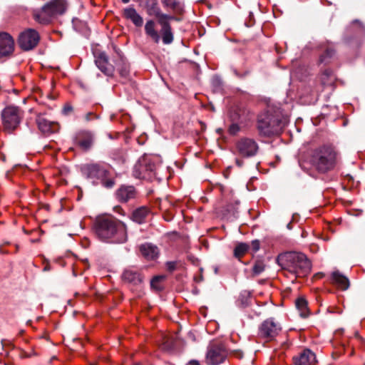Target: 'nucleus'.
Masks as SVG:
<instances>
[{"mask_svg": "<svg viewBox=\"0 0 365 365\" xmlns=\"http://www.w3.org/2000/svg\"><path fill=\"white\" fill-rule=\"evenodd\" d=\"M93 227L96 236L101 241L117 244L127 241L125 225L110 216L98 217Z\"/></svg>", "mask_w": 365, "mask_h": 365, "instance_id": "nucleus-1", "label": "nucleus"}, {"mask_svg": "<svg viewBox=\"0 0 365 365\" xmlns=\"http://www.w3.org/2000/svg\"><path fill=\"white\" fill-rule=\"evenodd\" d=\"M288 122L287 115L279 108H269L258 115L257 128L261 136L271 137L279 135Z\"/></svg>", "mask_w": 365, "mask_h": 365, "instance_id": "nucleus-2", "label": "nucleus"}, {"mask_svg": "<svg viewBox=\"0 0 365 365\" xmlns=\"http://www.w3.org/2000/svg\"><path fill=\"white\" fill-rule=\"evenodd\" d=\"M277 262L283 269L296 277L307 275L312 269V263L302 252H287L278 255Z\"/></svg>", "mask_w": 365, "mask_h": 365, "instance_id": "nucleus-3", "label": "nucleus"}, {"mask_svg": "<svg viewBox=\"0 0 365 365\" xmlns=\"http://www.w3.org/2000/svg\"><path fill=\"white\" fill-rule=\"evenodd\" d=\"M339 159V154L334 146L324 145L312 150L310 161L318 172L325 173L336 167Z\"/></svg>", "mask_w": 365, "mask_h": 365, "instance_id": "nucleus-4", "label": "nucleus"}, {"mask_svg": "<svg viewBox=\"0 0 365 365\" xmlns=\"http://www.w3.org/2000/svg\"><path fill=\"white\" fill-rule=\"evenodd\" d=\"M81 170L83 175L93 185L101 182L106 188H112L115 185L114 179L109 176V171L100 164H86L81 166Z\"/></svg>", "mask_w": 365, "mask_h": 365, "instance_id": "nucleus-5", "label": "nucleus"}, {"mask_svg": "<svg viewBox=\"0 0 365 365\" xmlns=\"http://www.w3.org/2000/svg\"><path fill=\"white\" fill-rule=\"evenodd\" d=\"M66 6V0H51L40 9L34 11V18L41 24H48L56 16L63 14Z\"/></svg>", "mask_w": 365, "mask_h": 365, "instance_id": "nucleus-6", "label": "nucleus"}, {"mask_svg": "<svg viewBox=\"0 0 365 365\" xmlns=\"http://www.w3.org/2000/svg\"><path fill=\"white\" fill-rule=\"evenodd\" d=\"M160 159L156 155H145L142 157L133 168V175L136 178L151 180L156 175L157 167Z\"/></svg>", "mask_w": 365, "mask_h": 365, "instance_id": "nucleus-7", "label": "nucleus"}, {"mask_svg": "<svg viewBox=\"0 0 365 365\" xmlns=\"http://www.w3.org/2000/svg\"><path fill=\"white\" fill-rule=\"evenodd\" d=\"M23 112L15 106H6L1 111L2 123L5 130L9 132L15 130L20 124Z\"/></svg>", "mask_w": 365, "mask_h": 365, "instance_id": "nucleus-8", "label": "nucleus"}, {"mask_svg": "<svg viewBox=\"0 0 365 365\" xmlns=\"http://www.w3.org/2000/svg\"><path fill=\"white\" fill-rule=\"evenodd\" d=\"M227 352L222 344L210 345L206 354V362L210 365H217L222 363L226 359Z\"/></svg>", "mask_w": 365, "mask_h": 365, "instance_id": "nucleus-9", "label": "nucleus"}, {"mask_svg": "<svg viewBox=\"0 0 365 365\" xmlns=\"http://www.w3.org/2000/svg\"><path fill=\"white\" fill-rule=\"evenodd\" d=\"M236 148L240 155L251 158L257 153L259 146L254 139L242 138L237 142Z\"/></svg>", "mask_w": 365, "mask_h": 365, "instance_id": "nucleus-10", "label": "nucleus"}, {"mask_svg": "<svg viewBox=\"0 0 365 365\" xmlns=\"http://www.w3.org/2000/svg\"><path fill=\"white\" fill-rule=\"evenodd\" d=\"M281 326L273 318L264 320L259 327V335L268 340L274 339L281 331Z\"/></svg>", "mask_w": 365, "mask_h": 365, "instance_id": "nucleus-11", "label": "nucleus"}, {"mask_svg": "<svg viewBox=\"0 0 365 365\" xmlns=\"http://www.w3.org/2000/svg\"><path fill=\"white\" fill-rule=\"evenodd\" d=\"M39 35L36 31L29 29L22 32L19 38V45L24 51L33 49L38 44Z\"/></svg>", "mask_w": 365, "mask_h": 365, "instance_id": "nucleus-12", "label": "nucleus"}, {"mask_svg": "<svg viewBox=\"0 0 365 365\" xmlns=\"http://www.w3.org/2000/svg\"><path fill=\"white\" fill-rule=\"evenodd\" d=\"M36 122L38 130L45 135L56 133L59 130L58 124L48 120L44 115H38L36 118Z\"/></svg>", "mask_w": 365, "mask_h": 365, "instance_id": "nucleus-13", "label": "nucleus"}, {"mask_svg": "<svg viewBox=\"0 0 365 365\" xmlns=\"http://www.w3.org/2000/svg\"><path fill=\"white\" fill-rule=\"evenodd\" d=\"M14 48L13 38L7 33H0V57L10 55Z\"/></svg>", "mask_w": 365, "mask_h": 365, "instance_id": "nucleus-14", "label": "nucleus"}, {"mask_svg": "<svg viewBox=\"0 0 365 365\" xmlns=\"http://www.w3.org/2000/svg\"><path fill=\"white\" fill-rule=\"evenodd\" d=\"M95 63L97 67L107 76H112L114 73V66L108 62L105 53H100L96 56Z\"/></svg>", "mask_w": 365, "mask_h": 365, "instance_id": "nucleus-15", "label": "nucleus"}, {"mask_svg": "<svg viewBox=\"0 0 365 365\" xmlns=\"http://www.w3.org/2000/svg\"><path fill=\"white\" fill-rule=\"evenodd\" d=\"M123 16L125 19L130 20L136 27H141L143 24V17L133 6H128L124 9Z\"/></svg>", "mask_w": 365, "mask_h": 365, "instance_id": "nucleus-16", "label": "nucleus"}, {"mask_svg": "<svg viewBox=\"0 0 365 365\" xmlns=\"http://www.w3.org/2000/svg\"><path fill=\"white\" fill-rule=\"evenodd\" d=\"M135 196V189L133 186L123 185L116 192V197L120 202H126Z\"/></svg>", "mask_w": 365, "mask_h": 365, "instance_id": "nucleus-17", "label": "nucleus"}, {"mask_svg": "<svg viewBox=\"0 0 365 365\" xmlns=\"http://www.w3.org/2000/svg\"><path fill=\"white\" fill-rule=\"evenodd\" d=\"M93 140V135L91 132L84 131L80 133L77 137V143L83 149L88 150L91 147Z\"/></svg>", "mask_w": 365, "mask_h": 365, "instance_id": "nucleus-18", "label": "nucleus"}, {"mask_svg": "<svg viewBox=\"0 0 365 365\" xmlns=\"http://www.w3.org/2000/svg\"><path fill=\"white\" fill-rule=\"evenodd\" d=\"M315 359V354L310 350H304L299 356L294 358L296 365H311Z\"/></svg>", "mask_w": 365, "mask_h": 365, "instance_id": "nucleus-19", "label": "nucleus"}, {"mask_svg": "<svg viewBox=\"0 0 365 365\" xmlns=\"http://www.w3.org/2000/svg\"><path fill=\"white\" fill-rule=\"evenodd\" d=\"M123 279L124 281L133 284H140L142 280L141 274L133 269H127L123 272Z\"/></svg>", "mask_w": 365, "mask_h": 365, "instance_id": "nucleus-20", "label": "nucleus"}, {"mask_svg": "<svg viewBox=\"0 0 365 365\" xmlns=\"http://www.w3.org/2000/svg\"><path fill=\"white\" fill-rule=\"evenodd\" d=\"M141 254L148 259H154L158 255V249L156 246L145 243L140 247Z\"/></svg>", "mask_w": 365, "mask_h": 365, "instance_id": "nucleus-21", "label": "nucleus"}, {"mask_svg": "<svg viewBox=\"0 0 365 365\" xmlns=\"http://www.w3.org/2000/svg\"><path fill=\"white\" fill-rule=\"evenodd\" d=\"M331 280L334 284L342 290H346L349 287V281L347 277L341 274L339 271H334L331 274Z\"/></svg>", "mask_w": 365, "mask_h": 365, "instance_id": "nucleus-22", "label": "nucleus"}, {"mask_svg": "<svg viewBox=\"0 0 365 365\" xmlns=\"http://www.w3.org/2000/svg\"><path fill=\"white\" fill-rule=\"evenodd\" d=\"M145 32L155 43H158L160 36L155 29V23L153 20H148L145 25Z\"/></svg>", "mask_w": 365, "mask_h": 365, "instance_id": "nucleus-23", "label": "nucleus"}, {"mask_svg": "<svg viewBox=\"0 0 365 365\" xmlns=\"http://www.w3.org/2000/svg\"><path fill=\"white\" fill-rule=\"evenodd\" d=\"M160 33L164 44H170L173 41L174 37L170 23L161 22Z\"/></svg>", "mask_w": 365, "mask_h": 365, "instance_id": "nucleus-24", "label": "nucleus"}, {"mask_svg": "<svg viewBox=\"0 0 365 365\" xmlns=\"http://www.w3.org/2000/svg\"><path fill=\"white\" fill-rule=\"evenodd\" d=\"M148 213V210L146 207H142L136 209L132 215L133 221L140 224L143 222L144 219Z\"/></svg>", "mask_w": 365, "mask_h": 365, "instance_id": "nucleus-25", "label": "nucleus"}, {"mask_svg": "<svg viewBox=\"0 0 365 365\" xmlns=\"http://www.w3.org/2000/svg\"><path fill=\"white\" fill-rule=\"evenodd\" d=\"M296 307L300 312V316L302 317H307L309 315V311L307 308V302L303 298H299L296 301Z\"/></svg>", "mask_w": 365, "mask_h": 365, "instance_id": "nucleus-26", "label": "nucleus"}, {"mask_svg": "<svg viewBox=\"0 0 365 365\" xmlns=\"http://www.w3.org/2000/svg\"><path fill=\"white\" fill-rule=\"evenodd\" d=\"M249 245L246 243H239L237 245L234 250V255L237 258H240L243 256L248 250Z\"/></svg>", "mask_w": 365, "mask_h": 365, "instance_id": "nucleus-27", "label": "nucleus"}, {"mask_svg": "<svg viewBox=\"0 0 365 365\" xmlns=\"http://www.w3.org/2000/svg\"><path fill=\"white\" fill-rule=\"evenodd\" d=\"M119 73L122 78L128 79L130 73V66L128 63L122 60V63L118 68Z\"/></svg>", "mask_w": 365, "mask_h": 365, "instance_id": "nucleus-28", "label": "nucleus"}, {"mask_svg": "<svg viewBox=\"0 0 365 365\" xmlns=\"http://www.w3.org/2000/svg\"><path fill=\"white\" fill-rule=\"evenodd\" d=\"M145 9H147V12L149 15H153L155 16L159 14V12L160 11V9L158 5V0L150 4V5L146 6Z\"/></svg>", "mask_w": 365, "mask_h": 365, "instance_id": "nucleus-29", "label": "nucleus"}, {"mask_svg": "<svg viewBox=\"0 0 365 365\" xmlns=\"http://www.w3.org/2000/svg\"><path fill=\"white\" fill-rule=\"evenodd\" d=\"M264 268L265 265L264 262L262 261L258 260L255 263L252 267V271L255 275H259L264 270Z\"/></svg>", "mask_w": 365, "mask_h": 365, "instance_id": "nucleus-30", "label": "nucleus"}, {"mask_svg": "<svg viewBox=\"0 0 365 365\" xmlns=\"http://www.w3.org/2000/svg\"><path fill=\"white\" fill-rule=\"evenodd\" d=\"M334 54V49L331 46L328 47L326 49L324 53H323L320 56L321 63H327V59L332 57Z\"/></svg>", "mask_w": 365, "mask_h": 365, "instance_id": "nucleus-31", "label": "nucleus"}, {"mask_svg": "<svg viewBox=\"0 0 365 365\" xmlns=\"http://www.w3.org/2000/svg\"><path fill=\"white\" fill-rule=\"evenodd\" d=\"M163 279H164V277H163V276L155 277L150 282V286L157 290L160 289L161 287L159 284H160V282H161L163 280Z\"/></svg>", "mask_w": 365, "mask_h": 365, "instance_id": "nucleus-32", "label": "nucleus"}, {"mask_svg": "<svg viewBox=\"0 0 365 365\" xmlns=\"http://www.w3.org/2000/svg\"><path fill=\"white\" fill-rule=\"evenodd\" d=\"M161 2L165 7L173 9H178V2L175 0H161Z\"/></svg>", "mask_w": 365, "mask_h": 365, "instance_id": "nucleus-33", "label": "nucleus"}, {"mask_svg": "<svg viewBox=\"0 0 365 365\" xmlns=\"http://www.w3.org/2000/svg\"><path fill=\"white\" fill-rule=\"evenodd\" d=\"M155 17L158 19V23L160 25L161 22L169 23L168 20L173 19V16L163 14L161 11L159 12V14H158Z\"/></svg>", "mask_w": 365, "mask_h": 365, "instance_id": "nucleus-34", "label": "nucleus"}, {"mask_svg": "<svg viewBox=\"0 0 365 365\" xmlns=\"http://www.w3.org/2000/svg\"><path fill=\"white\" fill-rule=\"evenodd\" d=\"M352 26H354V27H356V33H358V34H362L364 32V26L358 20H354L352 22Z\"/></svg>", "mask_w": 365, "mask_h": 365, "instance_id": "nucleus-35", "label": "nucleus"}, {"mask_svg": "<svg viewBox=\"0 0 365 365\" xmlns=\"http://www.w3.org/2000/svg\"><path fill=\"white\" fill-rule=\"evenodd\" d=\"M240 130V126L237 123H232L229 127V133L231 135H236Z\"/></svg>", "mask_w": 365, "mask_h": 365, "instance_id": "nucleus-36", "label": "nucleus"}, {"mask_svg": "<svg viewBox=\"0 0 365 365\" xmlns=\"http://www.w3.org/2000/svg\"><path fill=\"white\" fill-rule=\"evenodd\" d=\"M251 249L254 252H257L259 250V240H253L251 244Z\"/></svg>", "mask_w": 365, "mask_h": 365, "instance_id": "nucleus-37", "label": "nucleus"}, {"mask_svg": "<svg viewBox=\"0 0 365 365\" xmlns=\"http://www.w3.org/2000/svg\"><path fill=\"white\" fill-rule=\"evenodd\" d=\"M166 267H167L168 271L173 272L176 268V262H173V261L168 262L166 263Z\"/></svg>", "mask_w": 365, "mask_h": 365, "instance_id": "nucleus-38", "label": "nucleus"}, {"mask_svg": "<svg viewBox=\"0 0 365 365\" xmlns=\"http://www.w3.org/2000/svg\"><path fill=\"white\" fill-rule=\"evenodd\" d=\"M141 4H144V6L146 7L150 5V4H152L155 2L156 0H140Z\"/></svg>", "mask_w": 365, "mask_h": 365, "instance_id": "nucleus-39", "label": "nucleus"}, {"mask_svg": "<svg viewBox=\"0 0 365 365\" xmlns=\"http://www.w3.org/2000/svg\"><path fill=\"white\" fill-rule=\"evenodd\" d=\"M72 110V107L71 106H66L63 108V111L65 113H68V112Z\"/></svg>", "mask_w": 365, "mask_h": 365, "instance_id": "nucleus-40", "label": "nucleus"}, {"mask_svg": "<svg viewBox=\"0 0 365 365\" xmlns=\"http://www.w3.org/2000/svg\"><path fill=\"white\" fill-rule=\"evenodd\" d=\"M92 113L89 112V113H87L85 115V120L86 121H89L91 120V116L92 115Z\"/></svg>", "mask_w": 365, "mask_h": 365, "instance_id": "nucleus-41", "label": "nucleus"}, {"mask_svg": "<svg viewBox=\"0 0 365 365\" xmlns=\"http://www.w3.org/2000/svg\"><path fill=\"white\" fill-rule=\"evenodd\" d=\"M187 365H200V363L197 361L192 360L189 361Z\"/></svg>", "mask_w": 365, "mask_h": 365, "instance_id": "nucleus-42", "label": "nucleus"}, {"mask_svg": "<svg viewBox=\"0 0 365 365\" xmlns=\"http://www.w3.org/2000/svg\"><path fill=\"white\" fill-rule=\"evenodd\" d=\"M236 164L239 166V167H241L243 164V161L241 160H239V159H236Z\"/></svg>", "mask_w": 365, "mask_h": 365, "instance_id": "nucleus-43", "label": "nucleus"}, {"mask_svg": "<svg viewBox=\"0 0 365 365\" xmlns=\"http://www.w3.org/2000/svg\"><path fill=\"white\" fill-rule=\"evenodd\" d=\"M130 0H122V1L124 3V4H127L130 1Z\"/></svg>", "mask_w": 365, "mask_h": 365, "instance_id": "nucleus-44", "label": "nucleus"}, {"mask_svg": "<svg viewBox=\"0 0 365 365\" xmlns=\"http://www.w3.org/2000/svg\"><path fill=\"white\" fill-rule=\"evenodd\" d=\"M242 304L243 306H247V302H242Z\"/></svg>", "mask_w": 365, "mask_h": 365, "instance_id": "nucleus-45", "label": "nucleus"}, {"mask_svg": "<svg viewBox=\"0 0 365 365\" xmlns=\"http://www.w3.org/2000/svg\"><path fill=\"white\" fill-rule=\"evenodd\" d=\"M43 269L44 270H48V267H46Z\"/></svg>", "mask_w": 365, "mask_h": 365, "instance_id": "nucleus-46", "label": "nucleus"}, {"mask_svg": "<svg viewBox=\"0 0 365 365\" xmlns=\"http://www.w3.org/2000/svg\"><path fill=\"white\" fill-rule=\"evenodd\" d=\"M134 365H141V364H134Z\"/></svg>", "mask_w": 365, "mask_h": 365, "instance_id": "nucleus-47", "label": "nucleus"}]
</instances>
